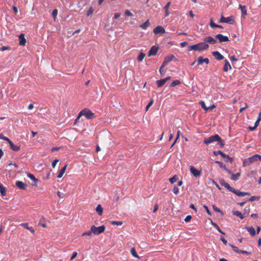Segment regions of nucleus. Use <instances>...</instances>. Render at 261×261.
<instances>
[{"label": "nucleus", "mask_w": 261, "mask_h": 261, "mask_svg": "<svg viewBox=\"0 0 261 261\" xmlns=\"http://www.w3.org/2000/svg\"><path fill=\"white\" fill-rule=\"evenodd\" d=\"M209 46L207 44L204 42H200L198 44L190 45L188 47V50H197L201 51L205 50L208 48Z\"/></svg>", "instance_id": "1"}, {"label": "nucleus", "mask_w": 261, "mask_h": 261, "mask_svg": "<svg viewBox=\"0 0 261 261\" xmlns=\"http://www.w3.org/2000/svg\"><path fill=\"white\" fill-rule=\"evenodd\" d=\"M80 115H83L87 119H90L95 117V114L91 110L88 109H85L80 112Z\"/></svg>", "instance_id": "2"}, {"label": "nucleus", "mask_w": 261, "mask_h": 261, "mask_svg": "<svg viewBox=\"0 0 261 261\" xmlns=\"http://www.w3.org/2000/svg\"><path fill=\"white\" fill-rule=\"evenodd\" d=\"M105 230V226L101 225L99 227H96L95 225H93L91 227V230L93 231V234L95 235H98L103 232Z\"/></svg>", "instance_id": "3"}, {"label": "nucleus", "mask_w": 261, "mask_h": 261, "mask_svg": "<svg viewBox=\"0 0 261 261\" xmlns=\"http://www.w3.org/2000/svg\"><path fill=\"white\" fill-rule=\"evenodd\" d=\"M255 156L256 154H254L251 157L245 159L243 162V166L244 167L248 166L251 164L257 162Z\"/></svg>", "instance_id": "4"}, {"label": "nucleus", "mask_w": 261, "mask_h": 261, "mask_svg": "<svg viewBox=\"0 0 261 261\" xmlns=\"http://www.w3.org/2000/svg\"><path fill=\"white\" fill-rule=\"evenodd\" d=\"M219 138V136L218 134H215L213 136L205 138L203 140V143L206 145H208L211 143H213L215 141H217Z\"/></svg>", "instance_id": "5"}, {"label": "nucleus", "mask_w": 261, "mask_h": 261, "mask_svg": "<svg viewBox=\"0 0 261 261\" xmlns=\"http://www.w3.org/2000/svg\"><path fill=\"white\" fill-rule=\"evenodd\" d=\"M219 21L220 23H228L231 24H233L234 23V20L232 16L225 17L222 15Z\"/></svg>", "instance_id": "6"}, {"label": "nucleus", "mask_w": 261, "mask_h": 261, "mask_svg": "<svg viewBox=\"0 0 261 261\" xmlns=\"http://www.w3.org/2000/svg\"><path fill=\"white\" fill-rule=\"evenodd\" d=\"M153 32L154 34H163L166 33V31L162 26L158 25L153 29Z\"/></svg>", "instance_id": "7"}, {"label": "nucleus", "mask_w": 261, "mask_h": 261, "mask_svg": "<svg viewBox=\"0 0 261 261\" xmlns=\"http://www.w3.org/2000/svg\"><path fill=\"white\" fill-rule=\"evenodd\" d=\"M216 38L219 40V42H225L229 41V39L227 36H223L222 34H219L216 36Z\"/></svg>", "instance_id": "8"}, {"label": "nucleus", "mask_w": 261, "mask_h": 261, "mask_svg": "<svg viewBox=\"0 0 261 261\" xmlns=\"http://www.w3.org/2000/svg\"><path fill=\"white\" fill-rule=\"evenodd\" d=\"M191 173L196 177H198L201 174V171L197 170L193 166H191L190 168Z\"/></svg>", "instance_id": "9"}, {"label": "nucleus", "mask_w": 261, "mask_h": 261, "mask_svg": "<svg viewBox=\"0 0 261 261\" xmlns=\"http://www.w3.org/2000/svg\"><path fill=\"white\" fill-rule=\"evenodd\" d=\"M220 184L222 186H223L228 189L230 192H232L233 188L231 187L227 182L225 181L224 179H222L220 180Z\"/></svg>", "instance_id": "10"}, {"label": "nucleus", "mask_w": 261, "mask_h": 261, "mask_svg": "<svg viewBox=\"0 0 261 261\" xmlns=\"http://www.w3.org/2000/svg\"><path fill=\"white\" fill-rule=\"evenodd\" d=\"M232 192L237 195V196H238L239 197H243L245 195H250V193L248 192H241L239 190H236L234 188H233Z\"/></svg>", "instance_id": "11"}, {"label": "nucleus", "mask_w": 261, "mask_h": 261, "mask_svg": "<svg viewBox=\"0 0 261 261\" xmlns=\"http://www.w3.org/2000/svg\"><path fill=\"white\" fill-rule=\"evenodd\" d=\"M15 184L18 188L20 190H25L27 189V185L21 181H16Z\"/></svg>", "instance_id": "12"}, {"label": "nucleus", "mask_w": 261, "mask_h": 261, "mask_svg": "<svg viewBox=\"0 0 261 261\" xmlns=\"http://www.w3.org/2000/svg\"><path fill=\"white\" fill-rule=\"evenodd\" d=\"M197 61L198 62L199 65H201L204 63H206V64L209 63V59L208 58H203L201 56L197 58Z\"/></svg>", "instance_id": "13"}, {"label": "nucleus", "mask_w": 261, "mask_h": 261, "mask_svg": "<svg viewBox=\"0 0 261 261\" xmlns=\"http://www.w3.org/2000/svg\"><path fill=\"white\" fill-rule=\"evenodd\" d=\"M203 40L204 42L212 44H214L217 42V41L214 38L210 36L205 37Z\"/></svg>", "instance_id": "14"}, {"label": "nucleus", "mask_w": 261, "mask_h": 261, "mask_svg": "<svg viewBox=\"0 0 261 261\" xmlns=\"http://www.w3.org/2000/svg\"><path fill=\"white\" fill-rule=\"evenodd\" d=\"M19 45L21 46L25 45L26 43V39L24 37V34H21L19 36Z\"/></svg>", "instance_id": "15"}, {"label": "nucleus", "mask_w": 261, "mask_h": 261, "mask_svg": "<svg viewBox=\"0 0 261 261\" xmlns=\"http://www.w3.org/2000/svg\"><path fill=\"white\" fill-rule=\"evenodd\" d=\"M212 55L218 60H221L224 59V56L222 55L219 51H214L212 53Z\"/></svg>", "instance_id": "16"}, {"label": "nucleus", "mask_w": 261, "mask_h": 261, "mask_svg": "<svg viewBox=\"0 0 261 261\" xmlns=\"http://www.w3.org/2000/svg\"><path fill=\"white\" fill-rule=\"evenodd\" d=\"M158 50V47L155 46H152L149 51L148 56H154L156 54Z\"/></svg>", "instance_id": "17"}, {"label": "nucleus", "mask_w": 261, "mask_h": 261, "mask_svg": "<svg viewBox=\"0 0 261 261\" xmlns=\"http://www.w3.org/2000/svg\"><path fill=\"white\" fill-rule=\"evenodd\" d=\"M239 7L241 10V17L245 18V16L247 14L246 6H243L242 5H239Z\"/></svg>", "instance_id": "18"}, {"label": "nucleus", "mask_w": 261, "mask_h": 261, "mask_svg": "<svg viewBox=\"0 0 261 261\" xmlns=\"http://www.w3.org/2000/svg\"><path fill=\"white\" fill-rule=\"evenodd\" d=\"M174 58H175V57L173 55L166 57L163 62L164 65H166L169 62L172 61Z\"/></svg>", "instance_id": "19"}, {"label": "nucleus", "mask_w": 261, "mask_h": 261, "mask_svg": "<svg viewBox=\"0 0 261 261\" xmlns=\"http://www.w3.org/2000/svg\"><path fill=\"white\" fill-rule=\"evenodd\" d=\"M231 69V65H230L229 62H228V61L226 59L225 60V64L224 65L223 69L224 71L227 72L228 71L229 69Z\"/></svg>", "instance_id": "20"}, {"label": "nucleus", "mask_w": 261, "mask_h": 261, "mask_svg": "<svg viewBox=\"0 0 261 261\" xmlns=\"http://www.w3.org/2000/svg\"><path fill=\"white\" fill-rule=\"evenodd\" d=\"M10 145L11 148L15 151H18L20 150V146L15 145L13 144V143L11 141L9 143Z\"/></svg>", "instance_id": "21"}, {"label": "nucleus", "mask_w": 261, "mask_h": 261, "mask_svg": "<svg viewBox=\"0 0 261 261\" xmlns=\"http://www.w3.org/2000/svg\"><path fill=\"white\" fill-rule=\"evenodd\" d=\"M222 158H223L225 162L227 163H231L233 161L232 158H230L228 154L224 153Z\"/></svg>", "instance_id": "22"}, {"label": "nucleus", "mask_w": 261, "mask_h": 261, "mask_svg": "<svg viewBox=\"0 0 261 261\" xmlns=\"http://www.w3.org/2000/svg\"><path fill=\"white\" fill-rule=\"evenodd\" d=\"M67 166V165H64V166L60 170V171L58 173V175L57 176V177L58 178H61L63 176V174H64L65 171H66Z\"/></svg>", "instance_id": "23"}, {"label": "nucleus", "mask_w": 261, "mask_h": 261, "mask_svg": "<svg viewBox=\"0 0 261 261\" xmlns=\"http://www.w3.org/2000/svg\"><path fill=\"white\" fill-rule=\"evenodd\" d=\"M232 214L233 215L239 217L241 219H243L245 218V216L243 215V214L238 211H233Z\"/></svg>", "instance_id": "24"}, {"label": "nucleus", "mask_w": 261, "mask_h": 261, "mask_svg": "<svg viewBox=\"0 0 261 261\" xmlns=\"http://www.w3.org/2000/svg\"><path fill=\"white\" fill-rule=\"evenodd\" d=\"M21 226H23L24 228L29 230L32 232V233H34L35 230L33 229L32 227H29L28 223H21L20 224Z\"/></svg>", "instance_id": "25"}, {"label": "nucleus", "mask_w": 261, "mask_h": 261, "mask_svg": "<svg viewBox=\"0 0 261 261\" xmlns=\"http://www.w3.org/2000/svg\"><path fill=\"white\" fill-rule=\"evenodd\" d=\"M170 5H171V2H169L167 3V4L163 8V9L166 13V15H165L166 16H168L169 15V13L168 12V9H169V8Z\"/></svg>", "instance_id": "26"}, {"label": "nucleus", "mask_w": 261, "mask_h": 261, "mask_svg": "<svg viewBox=\"0 0 261 261\" xmlns=\"http://www.w3.org/2000/svg\"><path fill=\"white\" fill-rule=\"evenodd\" d=\"M246 229L251 236H254L255 234V229L252 226L247 227Z\"/></svg>", "instance_id": "27"}, {"label": "nucleus", "mask_w": 261, "mask_h": 261, "mask_svg": "<svg viewBox=\"0 0 261 261\" xmlns=\"http://www.w3.org/2000/svg\"><path fill=\"white\" fill-rule=\"evenodd\" d=\"M150 23L149 20H147L145 22L140 25V27L144 30H146L147 28L149 26Z\"/></svg>", "instance_id": "28"}, {"label": "nucleus", "mask_w": 261, "mask_h": 261, "mask_svg": "<svg viewBox=\"0 0 261 261\" xmlns=\"http://www.w3.org/2000/svg\"><path fill=\"white\" fill-rule=\"evenodd\" d=\"M96 211L99 216H101L103 212V208L100 204H98L96 207Z\"/></svg>", "instance_id": "29"}, {"label": "nucleus", "mask_w": 261, "mask_h": 261, "mask_svg": "<svg viewBox=\"0 0 261 261\" xmlns=\"http://www.w3.org/2000/svg\"><path fill=\"white\" fill-rule=\"evenodd\" d=\"M0 192L3 196H5L6 195V188L0 183Z\"/></svg>", "instance_id": "30"}, {"label": "nucleus", "mask_w": 261, "mask_h": 261, "mask_svg": "<svg viewBox=\"0 0 261 261\" xmlns=\"http://www.w3.org/2000/svg\"><path fill=\"white\" fill-rule=\"evenodd\" d=\"M217 141L218 142V145L219 146L220 148H222L224 147L225 145V141L224 140L222 139L220 136L219 139Z\"/></svg>", "instance_id": "31"}, {"label": "nucleus", "mask_w": 261, "mask_h": 261, "mask_svg": "<svg viewBox=\"0 0 261 261\" xmlns=\"http://www.w3.org/2000/svg\"><path fill=\"white\" fill-rule=\"evenodd\" d=\"M241 173L240 172L237 173L236 174H232L231 177V179L234 181H236L238 179Z\"/></svg>", "instance_id": "32"}, {"label": "nucleus", "mask_w": 261, "mask_h": 261, "mask_svg": "<svg viewBox=\"0 0 261 261\" xmlns=\"http://www.w3.org/2000/svg\"><path fill=\"white\" fill-rule=\"evenodd\" d=\"M156 82L158 87H162L166 83L164 79L160 80H158V81H156Z\"/></svg>", "instance_id": "33"}, {"label": "nucleus", "mask_w": 261, "mask_h": 261, "mask_svg": "<svg viewBox=\"0 0 261 261\" xmlns=\"http://www.w3.org/2000/svg\"><path fill=\"white\" fill-rule=\"evenodd\" d=\"M27 176L30 178L32 180L34 181V182H36L38 181V179H37L35 176L31 174V173H28Z\"/></svg>", "instance_id": "34"}, {"label": "nucleus", "mask_w": 261, "mask_h": 261, "mask_svg": "<svg viewBox=\"0 0 261 261\" xmlns=\"http://www.w3.org/2000/svg\"><path fill=\"white\" fill-rule=\"evenodd\" d=\"M145 56V54L143 53H140L137 57V60L139 62H142Z\"/></svg>", "instance_id": "35"}, {"label": "nucleus", "mask_w": 261, "mask_h": 261, "mask_svg": "<svg viewBox=\"0 0 261 261\" xmlns=\"http://www.w3.org/2000/svg\"><path fill=\"white\" fill-rule=\"evenodd\" d=\"M130 252L132 255L136 258H139V255L136 253L135 248H132L130 249Z\"/></svg>", "instance_id": "36"}, {"label": "nucleus", "mask_w": 261, "mask_h": 261, "mask_svg": "<svg viewBox=\"0 0 261 261\" xmlns=\"http://www.w3.org/2000/svg\"><path fill=\"white\" fill-rule=\"evenodd\" d=\"M249 212H250L249 207H246L244 208L243 214V215L245 216V218L248 216Z\"/></svg>", "instance_id": "37"}, {"label": "nucleus", "mask_w": 261, "mask_h": 261, "mask_svg": "<svg viewBox=\"0 0 261 261\" xmlns=\"http://www.w3.org/2000/svg\"><path fill=\"white\" fill-rule=\"evenodd\" d=\"M180 84V82L179 80L173 81L170 85L171 87H175V86L178 85Z\"/></svg>", "instance_id": "38"}, {"label": "nucleus", "mask_w": 261, "mask_h": 261, "mask_svg": "<svg viewBox=\"0 0 261 261\" xmlns=\"http://www.w3.org/2000/svg\"><path fill=\"white\" fill-rule=\"evenodd\" d=\"M178 179V176L176 175H174L172 177L169 179V181L171 184L175 182Z\"/></svg>", "instance_id": "39"}, {"label": "nucleus", "mask_w": 261, "mask_h": 261, "mask_svg": "<svg viewBox=\"0 0 261 261\" xmlns=\"http://www.w3.org/2000/svg\"><path fill=\"white\" fill-rule=\"evenodd\" d=\"M199 104L201 106V107L205 110V111H208V108L205 106V103L203 101H201L199 102Z\"/></svg>", "instance_id": "40"}, {"label": "nucleus", "mask_w": 261, "mask_h": 261, "mask_svg": "<svg viewBox=\"0 0 261 261\" xmlns=\"http://www.w3.org/2000/svg\"><path fill=\"white\" fill-rule=\"evenodd\" d=\"M57 15H58V10L56 9H54L52 12V16L54 18V20H56Z\"/></svg>", "instance_id": "41"}, {"label": "nucleus", "mask_w": 261, "mask_h": 261, "mask_svg": "<svg viewBox=\"0 0 261 261\" xmlns=\"http://www.w3.org/2000/svg\"><path fill=\"white\" fill-rule=\"evenodd\" d=\"M0 139L5 140L7 141L8 143L11 141V140L7 137L4 136L3 134H0Z\"/></svg>", "instance_id": "42"}, {"label": "nucleus", "mask_w": 261, "mask_h": 261, "mask_svg": "<svg viewBox=\"0 0 261 261\" xmlns=\"http://www.w3.org/2000/svg\"><path fill=\"white\" fill-rule=\"evenodd\" d=\"M215 163L219 165V167L221 168L224 169L225 170V167H226L225 165H223L221 162L216 161H215Z\"/></svg>", "instance_id": "43"}, {"label": "nucleus", "mask_w": 261, "mask_h": 261, "mask_svg": "<svg viewBox=\"0 0 261 261\" xmlns=\"http://www.w3.org/2000/svg\"><path fill=\"white\" fill-rule=\"evenodd\" d=\"M259 198H260L259 196H251L248 199V200L250 201H255V200H258L259 199Z\"/></svg>", "instance_id": "44"}, {"label": "nucleus", "mask_w": 261, "mask_h": 261, "mask_svg": "<svg viewBox=\"0 0 261 261\" xmlns=\"http://www.w3.org/2000/svg\"><path fill=\"white\" fill-rule=\"evenodd\" d=\"M92 234H93V231H92L91 230V229L89 230V231H86V232H84L82 236H86V235H87V236H92Z\"/></svg>", "instance_id": "45"}, {"label": "nucleus", "mask_w": 261, "mask_h": 261, "mask_svg": "<svg viewBox=\"0 0 261 261\" xmlns=\"http://www.w3.org/2000/svg\"><path fill=\"white\" fill-rule=\"evenodd\" d=\"M213 154L215 155H218V154H220L222 157L224 153L221 150H218V151H214Z\"/></svg>", "instance_id": "46"}, {"label": "nucleus", "mask_w": 261, "mask_h": 261, "mask_svg": "<svg viewBox=\"0 0 261 261\" xmlns=\"http://www.w3.org/2000/svg\"><path fill=\"white\" fill-rule=\"evenodd\" d=\"M93 9L92 7H90L87 12V16H89L93 13Z\"/></svg>", "instance_id": "47"}, {"label": "nucleus", "mask_w": 261, "mask_h": 261, "mask_svg": "<svg viewBox=\"0 0 261 261\" xmlns=\"http://www.w3.org/2000/svg\"><path fill=\"white\" fill-rule=\"evenodd\" d=\"M111 223L113 225H121L122 224V221H112L111 222Z\"/></svg>", "instance_id": "48"}, {"label": "nucleus", "mask_w": 261, "mask_h": 261, "mask_svg": "<svg viewBox=\"0 0 261 261\" xmlns=\"http://www.w3.org/2000/svg\"><path fill=\"white\" fill-rule=\"evenodd\" d=\"M210 25L212 28H216V27H218V24L213 22L212 18H211Z\"/></svg>", "instance_id": "49"}, {"label": "nucleus", "mask_w": 261, "mask_h": 261, "mask_svg": "<svg viewBox=\"0 0 261 261\" xmlns=\"http://www.w3.org/2000/svg\"><path fill=\"white\" fill-rule=\"evenodd\" d=\"M213 210H214V211H215L216 212L222 213V211L220 208L217 207L215 205H213Z\"/></svg>", "instance_id": "50"}, {"label": "nucleus", "mask_w": 261, "mask_h": 261, "mask_svg": "<svg viewBox=\"0 0 261 261\" xmlns=\"http://www.w3.org/2000/svg\"><path fill=\"white\" fill-rule=\"evenodd\" d=\"M211 220V224L214 226L218 230H219L220 228V227H219V226L216 224L215 223V222H214L212 219H210Z\"/></svg>", "instance_id": "51"}, {"label": "nucleus", "mask_w": 261, "mask_h": 261, "mask_svg": "<svg viewBox=\"0 0 261 261\" xmlns=\"http://www.w3.org/2000/svg\"><path fill=\"white\" fill-rule=\"evenodd\" d=\"M153 103V100H151L149 102V103L147 104V105L146 107V111H148L149 108L152 105Z\"/></svg>", "instance_id": "52"}, {"label": "nucleus", "mask_w": 261, "mask_h": 261, "mask_svg": "<svg viewBox=\"0 0 261 261\" xmlns=\"http://www.w3.org/2000/svg\"><path fill=\"white\" fill-rule=\"evenodd\" d=\"M230 246L234 252H236L237 253H240V251L241 250H239L237 247L234 246L232 245H230Z\"/></svg>", "instance_id": "53"}, {"label": "nucleus", "mask_w": 261, "mask_h": 261, "mask_svg": "<svg viewBox=\"0 0 261 261\" xmlns=\"http://www.w3.org/2000/svg\"><path fill=\"white\" fill-rule=\"evenodd\" d=\"M173 192L176 195L179 193V189L176 186H175L173 189Z\"/></svg>", "instance_id": "54"}, {"label": "nucleus", "mask_w": 261, "mask_h": 261, "mask_svg": "<svg viewBox=\"0 0 261 261\" xmlns=\"http://www.w3.org/2000/svg\"><path fill=\"white\" fill-rule=\"evenodd\" d=\"M192 219V216L191 215H188L186 218L185 219V221L187 223L189 222Z\"/></svg>", "instance_id": "55"}, {"label": "nucleus", "mask_w": 261, "mask_h": 261, "mask_svg": "<svg viewBox=\"0 0 261 261\" xmlns=\"http://www.w3.org/2000/svg\"><path fill=\"white\" fill-rule=\"evenodd\" d=\"M203 207L204 208V209L206 210V212H207V213L210 215V216H212V213L211 212H210V211L208 209V207L205 205H203Z\"/></svg>", "instance_id": "56"}, {"label": "nucleus", "mask_w": 261, "mask_h": 261, "mask_svg": "<svg viewBox=\"0 0 261 261\" xmlns=\"http://www.w3.org/2000/svg\"><path fill=\"white\" fill-rule=\"evenodd\" d=\"M77 253L76 252H73L72 256L70 257V260H73L74 258H75L77 256Z\"/></svg>", "instance_id": "57"}, {"label": "nucleus", "mask_w": 261, "mask_h": 261, "mask_svg": "<svg viewBox=\"0 0 261 261\" xmlns=\"http://www.w3.org/2000/svg\"><path fill=\"white\" fill-rule=\"evenodd\" d=\"M58 162H59V160H58V159H56V160H55L53 162V163H52V164H51L52 167H53V168H55V166H56V164H57V163Z\"/></svg>", "instance_id": "58"}, {"label": "nucleus", "mask_w": 261, "mask_h": 261, "mask_svg": "<svg viewBox=\"0 0 261 261\" xmlns=\"http://www.w3.org/2000/svg\"><path fill=\"white\" fill-rule=\"evenodd\" d=\"M165 66V65H164V63H163L162 65H161V66L160 67V69H159V72L161 74H162L163 73V72H164L163 67Z\"/></svg>", "instance_id": "59"}, {"label": "nucleus", "mask_w": 261, "mask_h": 261, "mask_svg": "<svg viewBox=\"0 0 261 261\" xmlns=\"http://www.w3.org/2000/svg\"><path fill=\"white\" fill-rule=\"evenodd\" d=\"M220 240L223 243L224 245H226L227 241L223 237L220 238Z\"/></svg>", "instance_id": "60"}, {"label": "nucleus", "mask_w": 261, "mask_h": 261, "mask_svg": "<svg viewBox=\"0 0 261 261\" xmlns=\"http://www.w3.org/2000/svg\"><path fill=\"white\" fill-rule=\"evenodd\" d=\"M231 61H236L238 60L234 56H232L229 57Z\"/></svg>", "instance_id": "61"}, {"label": "nucleus", "mask_w": 261, "mask_h": 261, "mask_svg": "<svg viewBox=\"0 0 261 261\" xmlns=\"http://www.w3.org/2000/svg\"><path fill=\"white\" fill-rule=\"evenodd\" d=\"M125 14L126 15V16H131L133 15V14L132 13V12H130L128 10H127L125 11Z\"/></svg>", "instance_id": "62"}, {"label": "nucleus", "mask_w": 261, "mask_h": 261, "mask_svg": "<svg viewBox=\"0 0 261 261\" xmlns=\"http://www.w3.org/2000/svg\"><path fill=\"white\" fill-rule=\"evenodd\" d=\"M190 207L191 208L193 209L195 212H197V208L195 207V205H194L193 204H191L190 205Z\"/></svg>", "instance_id": "63"}, {"label": "nucleus", "mask_w": 261, "mask_h": 261, "mask_svg": "<svg viewBox=\"0 0 261 261\" xmlns=\"http://www.w3.org/2000/svg\"><path fill=\"white\" fill-rule=\"evenodd\" d=\"M256 154V161H260L261 162V155L258 154Z\"/></svg>", "instance_id": "64"}]
</instances>
